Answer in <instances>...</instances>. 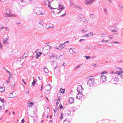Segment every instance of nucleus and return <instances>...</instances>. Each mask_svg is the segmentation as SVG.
Returning a JSON list of instances; mask_svg holds the SVG:
<instances>
[{"mask_svg":"<svg viewBox=\"0 0 123 123\" xmlns=\"http://www.w3.org/2000/svg\"><path fill=\"white\" fill-rule=\"evenodd\" d=\"M33 11L35 13L38 15H43L44 13L43 8L40 7H35L33 9Z\"/></svg>","mask_w":123,"mask_h":123,"instance_id":"obj_1","label":"nucleus"},{"mask_svg":"<svg viewBox=\"0 0 123 123\" xmlns=\"http://www.w3.org/2000/svg\"><path fill=\"white\" fill-rule=\"evenodd\" d=\"M51 47V46H50L49 45H47L44 47L43 48L42 50L43 54L44 55L47 54L49 52Z\"/></svg>","mask_w":123,"mask_h":123,"instance_id":"obj_2","label":"nucleus"},{"mask_svg":"<svg viewBox=\"0 0 123 123\" xmlns=\"http://www.w3.org/2000/svg\"><path fill=\"white\" fill-rule=\"evenodd\" d=\"M95 81L92 78H91L89 79L87 83V84L90 86H92L94 85Z\"/></svg>","mask_w":123,"mask_h":123,"instance_id":"obj_3","label":"nucleus"},{"mask_svg":"<svg viewBox=\"0 0 123 123\" xmlns=\"http://www.w3.org/2000/svg\"><path fill=\"white\" fill-rule=\"evenodd\" d=\"M4 13L5 14V16L6 17H10L11 12V11L9 9H7L4 11Z\"/></svg>","mask_w":123,"mask_h":123,"instance_id":"obj_4","label":"nucleus"},{"mask_svg":"<svg viewBox=\"0 0 123 123\" xmlns=\"http://www.w3.org/2000/svg\"><path fill=\"white\" fill-rule=\"evenodd\" d=\"M51 67L54 69H55L56 68L57 65V62L55 61H53L51 63Z\"/></svg>","mask_w":123,"mask_h":123,"instance_id":"obj_5","label":"nucleus"},{"mask_svg":"<svg viewBox=\"0 0 123 123\" xmlns=\"http://www.w3.org/2000/svg\"><path fill=\"white\" fill-rule=\"evenodd\" d=\"M100 79V81L102 82H105L107 80L106 76L103 74L101 75Z\"/></svg>","mask_w":123,"mask_h":123,"instance_id":"obj_6","label":"nucleus"},{"mask_svg":"<svg viewBox=\"0 0 123 123\" xmlns=\"http://www.w3.org/2000/svg\"><path fill=\"white\" fill-rule=\"evenodd\" d=\"M19 3L20 5L22 6H24L26 5V1L24 0H19Z\"/></svg>","mask_w":123,"mask_h":123,"instance_id":"obj_7","label":"nucleus"},{"mask_svg":"<svg viewBox=\"0 0 123 123\" xmlns=\"http://www.w3.org/2000/svg\"><path fill=\"white\" fill-rule=\"evenodd\" d=\"M64 43H61V44H60L59 47H55V48L56 49H61L66 46V45H64Z\"/></svg>","mask_w":123,"mask_h":123,"instance_id":"obj_8","label":"nucleus"},{"mask_svg":"<svg viewBox=\"0 0 123 123\" xmlns=\"http://www.w3.org/2000/svg\"><path fill=\"white\" fill-rule=\"evenodd\" d=\"M78 89L77 90L78 93H81L82 91L83 90V88L82 87V86L80 85L78 86L77 87Z\"/></svg>","mask_w":123,"mask_h":123,"instance_id":"obj_9","label":"nucleus"},{"mask_svg":"<svg viewBox=\"0 0 123 123\" xmlns=\"http://www.w3.org/2000/svg\"><path fill=\"white\" fill-rule=\"evenodd\" d=\"M47 1L48 2V7L50 9H55V8H52L51 6V5L50 4L51 3V2L53 1V0H47Z\"/></svg>","mask_w":123,"mask_h":123,"instance_id":"obj_10","label":"nucleus"},{"mask_svg":"<svg viewBox=\"0 0 123 123\" xmlns=\"http://www.w3.org/2000/svg\"><path fill=\"white\" fill-rule=\"evenodd\" d=\"M93 33L92 32L89 33L88 34H86V35H84L82 36V37H89L90 36H93Z\"/></svg>","mask_w":123,"mask_h":123,"instance_id":"obj_11","label":"nucleus"},{"mask_svg":"<svg viewBox=\"0 0 123 123\" xmlns=\"http://www.w3.org/2000/svg\"><path fill=\"white\" fill-rule=\"evenodd\" d=\"M93 2L91 0H86L84 2L85 4L86 5H90Z\"/></svg>","mask_w":123,"mask_h":123,"instance_id":"obj_12","label":"nucleus"},{"mask_svg":"<svg viewBox=\"0 0 123 123\" xmlns=\"http://www.w3.org/2000/svg\"><path fill=\"white\" fill-rule=\"evenodd\" d=\"M83 96V95L81 93H78L76 97L77 99H81L82 98Z\"/></svg>","mask_w":123,"mask_h":123,"instance_id":"obj_13","label":"nucleus"},{"mask_svg":"<svg viewBox=\"0 0 123 123\" xmlns=\"http://www.w3.org/2000/svg\"><path fill=\"white\" fill-rule=\"evenodd\" d=\"M118 80V78L117 77H115L112 78L111 81L114 82V83L116 82H117Z\"/></svg>","mask_w":123,"mask_h":123,"instance_id":"obj_14","label":"nucleus"},{"mask_svg":"<svg viewBox=\"0 0 123 123\" xmlns=\"http://www.w3.org/2000/svg\"><path fill=\"white\" fill-rule=\"evenodd\" d=\"M116 74H117L119 75L121 74L120 77H123V71H119L118 72V71H117L116 72Z\"/></svg>","mask_w":123,"mask_h":123,"instance_id":"obj_15","label":"nucleus"},{"mask_svg":"<svg viewBox=\"0 0 123 123\" xmlns=\"http://www.w3.org/2000/svg\"><path fill=\"white\" fill-rule=\"evenodd\" d=\"M46 28L47 29L52 28L53 27V25L51 24H48L46 25Z\"/></svg>","mask_w":123,"mask_h":123,"instance_id":"obj_16","label":"nucleus"},{"mask_svg":"<svg viewBox=\"0 0 123 123\" xmlns=\"http://www.w3.org/2000/svg\"><path fill=\"white\" fill-rule=\"evenodd\" d=\"M70 5L71 7H77V5L74 4L71 0H70Z\"/></svg>","mask_w":123,"mask_h":123,"instance_id":"obj_17","label":"nucleus"},{"mask_svg":"<svg viewBox=\"0 0 123 123\" xmlns=\"http://www.w3.org/2000/svg\"><path fill=\"white\" fill-rule=\"evenodd\" d=\"M70 112L68 110L66 111V112L64 114V115L66 116H68L70 115Z\"/></svg>","mask_w":123,"mask_h":123,"instance_id":"obj_18","label":"nucleus"},{"mask_svg":"<svg viewBox=\"0 0 123 123\" xmlns=\"http://www.w3.org/2000/svg\"><path fill=\"white\" fill-rule=\"evenodd\" d=\"M49 58L50 59H52L54 58V57H56V56H55V54H50L49 55Z\"/></svg>","mask_w":123,"mask_h":123,"instance_id":"obj_19","label":"nucleus"},{"mask_svg":"<svg viewBox=\"0 0 123 123\" xmlns=\"http://www.w3.org/2000/svg\"><path fill=\"white\" fill-rule=\"evenodd\" d=\"M59 6V9H58V10H60V9L62 10L63 9L64 7V6L61 5L60 4H59L58 5Z\"/></svg>","mask_w":123,"mask_h":123,"instance_id":"obj_20","label":"nucleus"},{"mask_svg":"<svg viewBox=\"0 0 123 123\" xmlns=\"http://www.w3.org/2000/svg\"><path fill=\"white\" fill-rule=\"evenodd\" d=\"M34 105L33 102L30 101H29L27 103L28 107H30L33 105Z\"/></svg>","mask_w":123,"mask_h":123,"instance_id":"obj_21","label":"nucleus"},{"mask_svg":"<svg viewBox=\"0 0 123 123\" xmlns=\"http://www.w3.org/2000/svg\"><path fill=\"white\" fill-rule=\"evenodd\" d=\"M78 17L79 19L81 20L83 18L85 17L84 15L81 14H79Z\"/></svg>","mask_w":123,"mask_h":123,"instance_id":"obj_22","label":"nucleus"},{"mask_svg":"<svg viewBox=\"0 0 123 123\" xmlns=\"http://www.w3.org/2000/svg\"><path fill=\"white\" fill-rule=\"evenodd\" d=\"M74 99L72 97H70L68 101L69 102L71 103H72L74 102Z\"/></svg>","mask_w":123,"mask_h":123,"instance_id":"obj_23","label":"nucleus"},{"mask_svg":"<svg viewBox=\"0 0 123 123\" xmlns=\"http://www.w3.org/2000/svg\"><path fill=\"white\" fill-rule=\"evenodd\" d=\"M14 92H12L9 94L8 95V97L9 98H13L14 97L12 96V94Z\"/></svg>","mask_w":123,"mask_h":123,"instance_id":"obj_24","label":"nucleus"},{"mask_svg":"<svg viewBox=\"0 0 123 123\" xmlns=\"http://www.w3.org/2000/svg\"><path fill=\"white\" fill-rule=\"evenodd\" d=\"M10 83H11L10 85H11V86H12L11 88L12 89H14V85L15 84V83L14 82H11Z\"/></svg>","mask_w":123,"mask_h":123,"instance_id":"obj_25","label":"nucleus"},{"mask_svg":"<svg viewBox=\"0 0 123 123\" xmlns=\"http://www.w3.org/2000/svg\"><path fill=\"white\" fill-rule=\"evenodd\" d=\"M3 109L2 108V106H0V112H3L4 111V109L5 106L4 105H3Z\"/></svg>","mask_w":123,"mask_h":123,"instance_id":"obj_26","label":"nucleus"},{"mask_svg":"<svg viewBox=\"0 0 123 123\" xmlns=\"http://www.w3.org/2000/svg\"><path fill=\"white\" fill-rule=\"evenodd\" d=\"M69 52L70 54H73L75 53L74 51L72 48H70L69 50Z\"/></svg>","mask_w":123,"mask_h":123,"instance_id":"obj_27","label":"nucleus"},{"mask_svg":"<svg viewBox=\"0 0 123 123\" xmlns=\"http://www.w3.org/2000/svg\"><path fill=\"white\" fill-rule=\"evenodd\" d=\"M80 31L82 32V33H83L87 31V30L86 29V28H85L83 29L82 30H81Z\"/></svg>","mask_w":123,"mask_h":123,"instance_id":"obj_28","label":"nucleus"},{"mask_svg":"<svg viewBox=\"0 0 123 123\" xmlns=\"http://www.w3.org/2000/svg\"><path fill=\"white\" fill-rule=\"evenodd\" d=\"M76 7L77 9L79 10H81L83 9L82 7L81 6H79L78 7L77 6V7Z\"/></svg>","mask_w":123,"mask_h":123,"instance_id":"obj_29","label":"nucleus"},{"mask_svg":"<svg viewBox=\"0 0 123 123\" xmlns=\"http://www.w3.org/2000/svg\"><path fill=\"white\" fill-rule=\"evenodd\" d=\"M5 91V89L3 87H0V93H2L3 92H4Z\"/></svg>","mask_w":123,"mask_h":123,"instance_id":"obj_30","label":"nucleus"},{"mask_svg":"<svg viewBox=\"0 0 123 123\" xmlns=\"http://www.w3.org/2000/svg\"><path fill=\"white\" fill-rule=\"evenodd\" d=\"M70 123V121L67 119L64 120L63 123Z\"/></svg>","mask_w":123,"mask_h":123,"instance_id":"obj_31","label":"nucleus"},{"mask_svg":"<svg viewBox=\"0 0 123 123\" xmlns=\"http://www.w3.org/2000/svg\"><path fill=\"white\" fill-rule=\"evenodd\" d=\"M36 83V81L35 80V79H34L33 82L32 83V86H34L35 85Z\"/></svg>","mask_w":123,"mask_h":123,"instance_id":"obj_32","label":"nucleus"},{"mask_svg":"<svg viewBox=\"0 0 123 123\" xmlns=\"http://www.w3.org/2000/svg\"><path fill=\"white\" fill-rule=\"evenodd\" d=\"M65 90V89H62V88H61L60 91L61 93H64V91Z\"/></svg>","mask_w":123,"mask_h":123,"instance_id":"obj_33","label":"nucleus"},{"mask_svg":"<svg viewBox=\"0 0 123 123\" xmlns=\"http://www.w3.org/2000/svg\"><path fill=\"white\" fill-rule=\"evenodd\" d=\"M44 72L46 73H48L49 72V71L47 68H43Z\"/></svg>","mask_w":123,"mask_h":123,"instance_id":"obj_34","label":"nucleus"},{"mask_svg":"<svg viewBox=\"0 0 123 123\" xmlns=\"http://www.w3.org/2000/svg\"><path fill=\"white\" fill-rule=\"evenodd\" d=\"M104 12H105V15H107L108 14V12H107V9L106 8H104Z\"/></svg>","mask_w":123,"mask_h":123,"instance_id":"obj_35","label":"nucleus"},{"mask_svg":"<svg viewBox=\"0 0 123 123\" xmlns=\"http://www.w3.org/2000/svg\"><path fill=\"white\" fill-rule=\"evenodd\" d=\"M84 57L86 58V59H88L91 58V56H86L85 55L84 56Z\"/></svg>","mask_w":123,"mask_h":123,"instance_id":"obj_36","label":"nucleus"},{"mask_svg":"<svg viewBox=\"0 0 123 123\" xmlns=\"http://www.w3.org/2000/svg\"><path fill=\"white\" fill-rule=\"evenodd\" d=\"M107 34L106 33H105L103 34H102L101 36V37H104Z\"/></svg>","mask_w":123,"mask_h":123,"instance_id":"obj_37","label":"nucleus"},{"mask_svg":"<svg viewBox=\"0 0 123 123\" xmlns=\"http://www.w3.org/2000/svg\"><path fill=\"white\" fill-rule=\"evenodd\" d=\"M39 54H38V53L37 54V56L36 57V58L37 59H38V58L40 56V55H41L42 54V53L40 52H39Z\"/></svg>","mask_w":123,"mask_h":123,"instance_id":"obj_38","label":"nucleus"},{"mask_svg":"<svg viewBox=\"0 0 123 123\" xmlns=\"http://www.w3.org/2000/svg\"><path fill=\"white\" fill-rule=\"evenodd\" d=\"M82 21L84 22L86 24H87L88 23V21L86 20L85 19H83Z\"/></svg>","mask_w":123,"mask_h":123,"instance_id":"obj_39","label":"nucleus"},{"mask_svg":"<svg viewBox=\"0 0 123 123\" xmlns=\"http://www.w3.org/2000/svg\"><path fill=\"white\" fill-rule=\"evenodd\" d=\"M90 16L92 19H93L94 17V16L92 14H90Z\"/></svg>","mask_w":123,"mask_h":123,"instance_id":"obj_40","label":"nucleus"},{"mask_svg":"<svg viewBox=\"0 0 123 123\" xmlns=\"http://www.w3.org/2000/svg\"><path fill=\"white\" fill-rule=\"evenodd\" d=\"M66 11L65 10V13L64 14H62V15H61L60 16V17H64V16H65L66 15Z\"/></svg>","mask_w":123,"mask_h":123,"instance_id":"obj_41","label":"nucleus"},{"mask_svg":"<svg viewBox=\"0 0 123 123\" xmlns=\"http://www.w3.org/2000/svg\"><path fill=\"white\" fill-rule=\"evenodd\" d=\"M8 42V41H7V40H4L3 41V43L4 44H6Z\"/></svg>","mask_w":123,"mask_h":123,"instance_id":"obj_42","label":"nucleus"},{"mask_svg":"<svg viewBox=\"0 0 123 123\" xmlns=\"http://www.w3.org/2000/svg\"><path fill=\"white\" fill-rule=\"evenodd\" d=\"M60 99L59 98H58V99L57 100L56 103V105H58L59 104V101H60Z\"/></svg>","mask_w":123,"mask_h":123,"instance_id":"obj_43","label":"nucleus"},{"mask_svg":"<svg viewBox=\"0 0 123 123\" xmlns=\"http://www.w3.org/2000/svg\"><path fill=\"white\" fill-rule=\"evenodd\" d=\"M0 101H1V102H2L3 104V102L4 101V99L3 98H0Z\"/></svg>","mask_w":123,"mask_h":123,"instance_id":"obj_44","label":"nucleus"},{"mask_svg":"<svg viewBox=\"0 0 123 123\" xmlns=\"http://www.w3.org/2000/svg\"><path fill=\"white\" fill-rule=\"evenodd\" d=\"M39 24H41L42 25V26H43V21H41L39 22Z\"/></svg>","mask_w":123,"mask_h":123,"instance_id":"obj_45","label":"nucleus"},{"mask_svg":"<svg viewBox=\"0 0 123 123\" xmlns=\"http://www.w3.org/2000/svg\"><path fill=\"white\" fill-rule=\"evenodd\" d=\"M12 76L11 73V74H9V79H11L12 78V79L13 78V77H12Z\"/></svg>","mask_w":123,"mask_h":123,"instance_id":"obj_46","label":"nucleus"},{"mask_svg":"<svg viewBox=\"0 0 123 123\" xmlns=\"http://www.w3.org/2000/svg\"><path fill=\"white\" fill-rule=\"evenodd\" d=\"M15 16H16V15L15 14H12V13L11 14V16H10V17Z\"/></svg>","mask_w":123,"mask_h":123,"instance_id":"obj_47","label":"nucleus"},{"mask_svg":"<svg viewBox=\"0 0 123 123\" xmlns=\"http://www.w3.org/2000/svg\"><path fill=\"white\" fill-rule=\"evenodd\" d=\"M108 37L109 38H111V39H112L113 38V36H110V35H109V36H108Z\"/></svg>","mask_w":123,"mask_h":123,"instance_id":"obj_48","label":"nucleus"},{"mask_svg":"<svg viewBox=\"0 0 123 123\" xmlns=\"http://www.w3.org/2000/svg\"><path fill=\"white\" fill-rule=\"evenodd\" d=\"M8 85V84H7L6 82L4 84V85L5 87L7 86Z\"/></svg>","mask_w":123,"mask_h":123,"instance_id":"obj_49","label":"nucleus"},{"mask_svg":"<svg viewBox=\"0 0 123 123\" xmlns=\"http://www.w3.org/2000/svg\"><path fill=\"white\" fill-rule=\"evenodd\" d=\"M117 30L116 29H114L112 31H111L112 32H116L117 31Z\"/></svg>","mask_w":123,"mask_h":123,"instance_id":"obj_50","label":"nucleus"},{"mask_svg":"<svg viewBox=\"0 0 123 123\" xmlns=\"http://www.w3.org/2000/svg\"><path fill=\"white\" fill-rule=\"evenodd\" d=\"M55 56H56V57H54V58H53V59H57L58 58V57H57V56L55 54Z\"/></svg>","mask_w":123,"mask_h":123,"instance_id":"obj_51","label":"nucleus"},{"mask_svg":"<svg viewBox=\"0 0 123 123\" xmlns=\"http://www.w3.org/2000/svg\"><path fill=\"white\" fill-rule=\"evenodd\" d=\"M63 56L62 55H61L59 56V58H61V59L63 58Z\"/></svg>","mask_w":123,"mask_h":123,"instance_id":"obj_52","label":"nucleus"},{"mask_svg":"<svg viewBox=\"0 0 123 123\" xmlns=\"http://www.w3.org/2000/svg\"><path fill=\"white\" fill-rule=\"evenodd\" d=\"M25 122V120L24 119H23L22 120L21 122V123H24Z\"/></svg>","mask_w":123,"mask_h":123,"instance_id":"obj_53","label":"nucleus"},{"mask_svg":"<svg viewBox=\"0 0 123 123\" xmlns=\"http://www.w3.org/2000/svg\"><path fill=\"white\" fill-rule=\"evenodd\" d=\"M43 3L44 4L46 5L47 4L46 1L45 0H44L43 1Z\"/></svg>","mask_w":123,"mask_h":123,"instance_id":"obj_54","label":"nucleus"},{"mask_svg":"<svg viewBox=\"0 0 123 123\" xmlns=\"http://www.w3.org/2000/svg\"><path fill=\"white\" fill-rule=\"evenodd\" d=\"M63 115H62V114L61 117L60 118V119L62 120V119L63 118Z\"/></svg>","mask_w":123,"mask_h":123,"instance_id":"obj_55","label":"nucleus"},{"mask_svg":"<svg viewBox=\"0 0 123 123\" xmlns=\"http://www.w3.org/2000/svg\"><path fill=\"white\" fill-rule=\"evenodd\" d=\"M97 66V64H94L92 66V67H95Z\"/></svg>","mask_w":123,"mask_h":123,"instance_id":"obj_56","label":"nucleus"},{"mask_svg":"<svg viewBox=\"0 0 123 123\" xmlns=\"http://www.w3.org/2000/svg\"><path fill=\"white\" fill-rule=\"evenodd\" d=\"M81 65V64H80L77 67H76L75 68V69H76V68H80V65Z\"/></svg>","mask_w":123,"mask_h":123,"instance_id":"obj_57","label":"nucleus"},{"mask_svg":"<svg viewBox=\"0 0 123 123\" xmlns=\"http://www.w3.org/2000/svg\"><path fill=\"white\" fill-rule=\"evenodd\" d=\"M5 27H0V29L1 30H2L3 29H4L5 28Z\"/></svg>","mask_w":123,"mask_h":123,"instance_id":"obj_58","label":"nucleus"},{"mask_svg":"<svg viewBox=\"0 0 123 123\" xmlns=\"http://www.w3.org/2000/svg\"><path fill=\"white\" fill-rule=\"evenodd\" d=\"M69 42V41H66V42H64L63 43H64V45H66V43H68V42Z\"/></svg>","mask_w":123,"mask_h":123,"instance_id":"obj_59","label":"nucleus"},{"mask_svg":"<svg viewBox=\"0 0 123 123\" xmlns=\"http://www.w3.org/2000/svg\"><path fill=\"white\" fill-rule=\"evenodd\" d=\"M85 40V39H80V40H79V41L80 42H81L82 41H84Z\"/></svg>","mask_w":123,"mask_h":123,"instance_id":"obj_60","label":"nucleus"},{"mask_svg":"<svg viewBox=\"0 0 123 123\" xmlns=\"http://www.w3.org/2000/svg\"><path fill=\"white\" fill-rule=\"evenodd\" d=\"M118 6H119L120 8L122 9V8L123 7V6H121L120 4H119L118 5Z\"/></svg>","mask_w":123,"mask_h":123,"instance_id":"obj_61","label":"nucleus"},{"mask_svg":"<svg viewBox=\"0 0 123 123\" xmlns=\"http://www.w3.org/2000/svg\"><path fill=\"white\" fill-rule=\"evenodd\" d=\"M38 78L39 79V80H41L42 78V77H41V76H39V77H38Z\"/></svg>","mask_w":123,"mask_h":123,"instance_id":"obj_62","label":"nucleus"},{"mask_svg":"<svg viewBox=\"0 0 123 123\" xmlns=\"http://www.w3.org/2000/svg\"><path fill=\"white\" fill-rule=\"evenodd\" d=\"M29 2L30 3H31L33 2V1L32 0H29Z\"/></svg>","mask_w":123,"mask_h":123,"instance_id":"obj_63","label":"nucleus"},{"mask_svg":"<svg viewBox=\"0 0 123 123\" xmlns=\"http://www.w3.org/2000/svg\"><path fill=\"white\" fill-rule=\"evenodd\" d=\"M6 72L8 73H9V74H11V73L9 72V71H8L7 70H6Z\"/></svg>","mask_w":123,"mask_h":123,"instance_id":"obj_64","label":"nucleus"}]
</instances>
